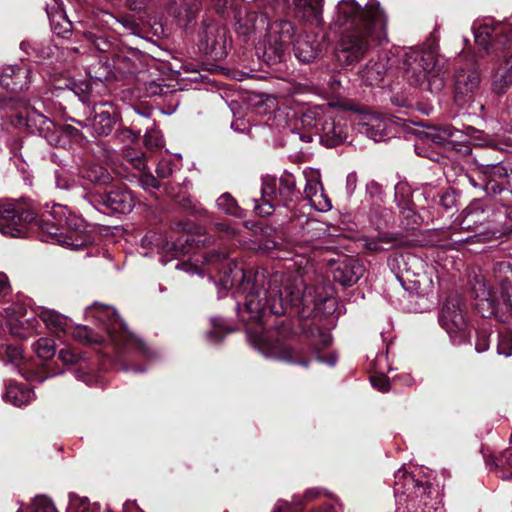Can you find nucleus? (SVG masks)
Segmentation results:
<instances>
[{
  "mask_svg": "<svg viewBox=\"0 0 512 512\" xmlns=\"http://www.w3.org/2000/svg\"><path fill=\"white\" fill-rule=\"evenodd\" d=\"M462 137V131L450 125L434 128L426 133V138L437 145L459 141Z\"/></svg>",
  "mask_w": 512,
  "mask_h": 512,
  "instance_id": "4c0bfd02",
  "label": "nucleus"
},
{
  "mask_svg": "<svg viewBox=\"0 0 512 512\" xmlns=\"http://www.w3.org/2000/svg\"><path fill=\"white\" fill-rule=\"evenodd\" d=\"M206 265H222L216 268L220 274L218 298L221 289L235 288L233 297L236 300V311L242 321L246 322V334L250 344L265 358L298 364L307 367L309 361L299 358L300 350L279 342H270L266 338L264 318L269 312L276 316L297 309L301 317H308L313 309L320 310L322 304L334 310L336 303L331 293L324 296H312L310 289L302 281L287 284L283 295L280 273L267 274L265 270H244L233 260L228 259L225 252L213 251L204 257Z\"/></svg>",
  "mask_w": 512,
  "mask_h": 512,
  "instance_id": "f257e3e1",
  "label": "nucleus"
},
{
  "mask_svg": "<svg viewBox=\"0 0 512 512\" xmlns=\"http://www.w3.org/2000/svg\"><path fill=\"white\" fill-rule=\"evenodd\" d=\"M490 334L488 330L486 329H478L476 331V338H475V351L477 353H483L486 352L489 349L490 346Z\"/></svg>",
  "mask_w": 512,
  "mask_h": 512,
  "instance_id": "603ef678",
  "label": "nucleus"
},
{
  "mask_svg": "<svg viewBox=\"0 0 512 512\" xmlns=\"http://www.w3.org/2000/svg\"><path fill=\"white\" fill-rule=\"evenodd\" d=\"M486 464L496 468L498 477L503 480H512V450H506L498 457L486 458Z\"/></svg>",
  "mask_w": 512,
  "mask_h": 512,
  "instance_id": "58836bf2",
  "label": "nucleus"
},
{
  "mask_svg": "<svg viewBox=\"0 0 512 512\" xmlns=\"http://www.w3.org/2000/svg\"><path fill=\"white\" fill-rule=\"evenodd\" d=\"M84 316L87 321H94L102 327L107 340L118 353L132 350L140 357H150V352L145 343L128 330L127 325L119 317L114 307L94 302L86 307Z\"/></svg>",
  "mask_w": 512,
  "mask_h": 512,
  "instance_id": "20e7f679",
  "label": "nucleus"
},
{
  "mask_svg": "<svg viewBox=\"0 0 512 512\" xmlns=\"http://www.w3.org/2000/svg\"><path fill=\"white\" fill-rule=\"evenodd\" d=\"M263 204L255 205V211L261 216H269L278 205L288 206L301 197L297 188V179L289 171H284L276 178H265L261 187Z\"/></svg>",
  "mask_w": 512,
  "mask_h": 512,
  "instance_id": "423d86ee",
  "label": "nucleus"
},
{
  "mask_svg": "<svg viewBox=\"0 0 512 512\" xmlns=\"http://www.w3.org/2000/svg\"><path fill=\"white\" fill-rule=\"evenodd\" d=\"M0 360L5 365H11L28 381H37L42 383L45 379L53 377L58 373H46L43 375L39 371H32L26 368V362L22 355L20 347L7 343H0Z\"/></svg>",
  "mask_w": 512,
  "mask_h": 512,
  "instance_id": "f3484780",
  "label": "nucleus"
},
{
  "mask_svg": "<svg viewBox=\"0 0 512 512\" xmlns=\"http://www.w3.org/2000/svg\"><path fill=\"white\" fill-rule=\"evenodd\" d=\"M360 242L371 252L387 251L400 244L398 238L388 232L378 233L376 236H362Z\"/></svg>",
  "mask_w": 512,
  "mask_h": 512,
  "instance_id": "2f4dec72",
  "label": "nucleus"
},
{
  "mask_svg": "<svg viewBox=\"0 0 512 512\" xmlns=\"http://www.w3.org/2000/svg\"><path fill=\"white\" fill-rule=\"evenodd\" d=\"M358 176L355 171L348 173L346 176L345 190L347 196L350 198L354 194L357 188Z\"/></svg>",
  "mask_w": 512,
  "mask_h": 512,
  "instance_id": "338daca9",
  "label": "nucleus"
},
{
  "mask_svg": "<svg viewBox=\"0 0 512 512\" xmlns=\"http://www.w3.org/2000/svg\"><path fill=\"white\" fill-rule=\"evenodd\" d=\"M394 495L397 512H427L416 508L417 497H422L430 488L427 483L416 480L405 468H400L394 475Z\"/></svg>",
  "mask_w": 512,
  "mask_h": 512,
  "instance_id": "f8f14e48",
  "label": "nucleus"
},
{
  "mask_svg": "<svg viewBox=\"0 0 512 512\" xmlns=\"http://www.w3.org/2000/svg\"><path fill=\"white\" fill-rule=\"evenodd\" d=\"M107 103L101 105L102 108L106 106ZM95 115L92 119H88L87 121H77L78 125L83 129H87L93 135L96 136H108L118 121L116 113L112 110L110 106L109 109H100L97 110V107H94Z\"/></svg>",
  "mask_w": 512,
  "mask_h": 512,
  "instance_id": "412c9836",
  "label": "nucleus"
},
{
  "mask_svg": "<svg viewBox=\"0 0 512 512\" xmlns=\"http://www.w3.org/2000/svg\"><path fill=\"white\" fill-rule=\"evenodd\" d=\"M365 267L357 259L349 258L340 262L333 271L334 280L344 287L357 283L364 275Z\"/></svg>",
  "mask_w": 512,
  "mask_h": 512,
  "instance_id": "393cba45",
  "label": "nucleus"
},
{
  "mask_svg": "<svg viewBox=\"0 0 512 512\" xmlns=\"http://www.w3.org/2000/svg\"><path fill=\"white\" fill-rule=\"evenodd\" d=\"M81 196L90 206L103 213L128 214L135 206L131 192L120 186H112L103 194L84 193Z\"/></svg>",
  "mask_w": 512,
  "mask_h": 512,
  "instance_id": "ddd939ff",
  "label": "nucleus"
},
{
  "mask_svg": "<svg viewBox=\"0 0 512 512\" xmlns=\"http://www.w3.org/2000/svg\"><path fill=\"white\" fill-rule=\"evenodd\" d=\"M86 364L75 371V377L79 381H83L88 386H93L97 383V376L89 372L84 371Z\"/></svg>",
  "mask_w": 512,
  "mask_h": 512,
  "instance_id": "680f3d73",
  "label": "nucleus"
},
{
  "mask_svg": "<svg viewBox=\"0 0 512 512\" xmlns=\"http://www.w3.org/2000/svg\"><path fill=\"white\" fill-rule=\"evenodd\" d=\"M36 315L45 324L46 328L54 334H66L72 328L71 319L56 310L41 307Z\"/></svg>",
  "mask_w": 512,
  "mask_h": 512,
  "instance_id": "cd10ccee",
  "label": "nucleus"
},
{
  "mask_svg": "<svg viewBox=\"0 0 512 512\" xmlns=\"http://www.w3.org/2000/svg\"><path fill=\"white\" fill-rule=\"evenodd\" d=\"M477 168L479 172L489 178V181H496V178H506L507 181L510 180L512 175V162L504 163L501 159H494L493 161H478Z\"/></svg>",
  "mask_w": 512,
  "mask_h": 512,
  "instance_id": "c756f323",
  "label": "nucleus"
},
{
  "mask_svg": "<svg viewBox=\"0 0 512 512\" xmlns=\"http://www.w3.org/2000/svg\"><path fill=\"white\" fill-rule=\"evenodd\" d=\"M415 153L421 157H426L432 161L439 162L442 158L441 154L432 150V148L425 144V142L420 139L414 145Z\"/></svg>",
  "mask_w": 512,
  "mask_h": 512,
  "instance_id": "8fccbe9b",
  "label": "nucleus"
},
{
  "mask_svg": "<svg viewBox=\"0 0 512 512\" xmlns=\"http://www.w3.org/2000/svg\"><path fill=\"white\" fill-rule=\"evenodd\" d=\"M24 308L20 304H11L3 309L0 324L5 326L9 333L20 339H27L38 333L39 321L37 318L22 320Z\"/></svg>",
  "mask_w": 512,
  "mask_h": 512,
  "instance_id": "2eb2a0df",
  "label": "nucleus"
},
{
  "mask_svg": "<svg viewBox=\"0 0 512 512\" xmlns=\"http://www.w3.org/2000/svg\"><path fill=\"white\" fill-rule=\"evenodd\" d=\"M399 68L413 86L427 84L431 92L441 91L446 84V71L442 60L431 46L403 48L397 54Z\"/></svg>",
  "mask_w": 512,
  "mask_h": 512,
  "instance_id": "7ed1b4c3",
  "label": "nucleus"
},
{
  "mask_svg": "<svg viewBox=\"0 0 512 512\" xmlns=\"http://www.w3.org/2000/svg\"><path fill=\"white\" fill-rule=\"evenodd\" d=\"M438 322L447 332L454 345L470 342L467 312L462 299L458 295L446 298L438 313Z\"/></svg>",
  "mask_w": 512,
  "mask_h": 512,
  "instance_id": "1a4fd4ad",
  "label": "nucleus"
},
{
  "mask_svg": "<svg viewBox=\"0 0 512 512\" xmlns=\"http://www.w3.org/2000/svg\"><path fill=\"white\" fill-rule=\"evenodd\" d=\"M34 397L35 394L30 387L17 383H9L4 394V399L16 407L29 404Z\"/></svg>",
  "mask_w": 512,
  "mask_h": 512,
  "instance_id": "72a5a7b5",
  "label": "nucleus"
},
{
  "mask_svg": "<svg viewBox=\"0 0 512 512\" xmlns=\"http://www.w3.org/2000/svg\"><path fill=\"white\" fill-rule=\"evenodd\" d=\"M84 37L99 52L108 53L113 48V42L107 36L86 32Z\"/></svg>",
  "mask_w": 512,
  "mask_h": 512,
  "instance_id": "de8ad7c7",
  "label": "nucleus"
},
{
  "mask_svg": "<svg viewBox=\"0 0 512 512\" xmlns=\"http://www.w3.org/2000/svg\"><path fill=\"white\" fill-rule=\"evenodd\" d=\"M231 38L225 26L206 24L200 34L199 49L214 60H223L228 55Z\"/></svg>",
  "mask_w": 512,
  "mask_h": 512,
  "instance_id": "4468645a",
  "label": "nucleus"
},
{
  "mask_svg": "<svg viewBox=\"0 0 512 512\" xmlns=\"http://www.w3.org/2000/svg\"><path fill=\"white\" fill-rule=\"evenodd\" d=\"M174 172V165L170 159H162L156 167V174L159 179H166Z\"/></svg>",
  "mask_w": 512,
  "mask_h": 512,
  "instance_id": "13d9d810",
  "label": "nucleus"
},
{
  "mask_svg": "<svg viewBox=\"0 0 512 512\" xmlns=\"http://www.w3.org/2000/svg\"><path fill=\"white\" fill-rule=\"evenodd\" d=\"M162 136L159 131L154 128V123H150L146 126L144 134V143L148 148H157L162 145Z\"/></svg>",
  "mask_w": 512,
  "mask_h": 512,
  "instance_id": "09e8293b",
  "label": "nucleus"
},
{
  "mask_svg": "<svg viewBox=\"0 0 512 512\" xmlns=\"http://www.w3.org/2000/svg\"><path fill=\"white\" fill-rule=\"evenodd\" d=\"M216 205L223 213L233 216L242 217V209L239 207L237 201L229 193L222 194L217 200Z\"/></svg>",
  "mask_w": 512,
  "mask_h": 512,
  "instance_id": "37998d69",
  "label": "nucleus"
},
{
  "mask_svg": "<svg viewBox=\"0 0 512 512\" xmlns=\"http://www.w3.org/2000/svg\"><path fill=\"white\" fill-rule=\"evenodd\" d=\"M80 175L83 179L95 185H109L114 181L111 173L102 165L97 163H87L80 169Z\"/></svg>",
  "mask_w": 512,
  "mask_h": 512,
  "instance_id": "f704fd0d",
  "label": "nucleus"
},
{
  "mask_svg": "<svg viewBox=\"0 0 512 512\" xmlns=\"http://www.w3.org/2000/svg\"><path fill=\"white\" fill-rule=\"evenodd\" d=\"M139 184L146 191L155 190L160 187L159 178L151 173H143L139 178Z\"/></svg>",
  "mask_w": 512,
  "mask_h": 512,
  "instance_id": "bf43d9fd",
  "label": "nucleus"
},
{
  "mask_svg": "<svg viewBox=\"0 0 512 512\" xmlns=\"http://www.w3.org/2000/svg\"><path fill=\"white\" fill-rule=\"evenodd\" d=\"M294 55L302 63L308 64L316 60L322 53V46L315 36H300L294 43Z\"/></svg>",
  "mask_w": 512,
  "mask_h": 512,
  "instance_id": "a878e982",
  "label": "nucleus"
},
{
  "mask_svg": "<svg viewBox=\"0 0 512 512\" xmlns=\"http://www.w3.org/2000/svg\"><path fill=\"white\" fill-rule=\"evenodd\" d=\"M295 34L296 26L292 21L280 19L269 24L264 40V61L270 66L281 63L285 57L287 43Z\"/></svg>",
  "mask_w": 512,
  "mask_h": 512,
  "instance_id": "9b49d317",
  "label": "nucleus"
},
{
  "mask_svg": "<svg viewBox=\"0 0 512 512\" xmlns=\"http://www.w3.org/2000/svg\"><path fill=\"white\" fill-rule=\"evenodd\" d=\"M175 268L182 270L188 274H192V275H194V274L202 275L204 273V270L201 267H199L197 264H194L190 261L177 263L175 265Z\"/></svg>",
  "mask_w": 512,
  "mask_h": 512,
  "instance_id": "69168bd1",
  "label": "nucleus"
},
{
  "mask_svg": "<svg viewBox=\"0 0 512 512\" xmlns=\"http://www.w3.org/2000/svg\"><path fill=\"white\" fill-rule=\"evenodd\" d=\"M294 14L300 21L321 26L323 24V0H294Z\"/></svg>",
  "mask_w": 512,
  "mask_h": 512,
  "instance_id": "b1692460",
  "label": "nucleus"
},
{
  "mask_svg": "<svg viewBox=\"0 0 512 512\" xmlns=\"http://www.w3.org/2000/svg\"><path fill=\"white\" fill-rule=\"evenodd\" d=\"M98 19L110 29H115V25H117L118 21V17L108 11H102L98 16Z\"/></svg>",
  "mask_w": 512,
  "mask_h": 512,
  "instance_id": "774afa93",
  "label": "nucleus"
},
{
  "mask_svg": "<svg viewBox=\"0 0 512 512\" xmlns=\"http://www.w3.org/2000/svg\"><path fill=\"white\" fill-rule=\"evenodd\" d=\"M512 85V54L499 66L492 79V90L496 94L505 93Z\"/></svg>",
  "mask_w": 512,
  "mask_h": 512,
  "instance_id": "e433bc0d",
  "label": "nucleus"
},
{
  "mask_svg": "<svg viewBox=\"0 0 512 512\" xmlns=\"http://www.w3.org/2000/svg\"><path fill=\"white\" fill-rule=\"evenodd\" d=\"M61 22H56L55 19L51 20V27L53 32L61 37H65L72 30V23L64 16L61 15Z\"/></svg>",
  "mask_w": 512,
  "mask_h": 512,
  "instance_id": "5fc2aeb1",
  "label": "nucleus"
},
{
  "mask_svg": "<svg viewBox=\"0 0 512 512\" xmlns=\"http://www.w3.org/2000/svg\"><path fill=\"white\" fill-rule=\"evenodd\" d=\"M302 123L315 126L320 142L329 148L342 144L348 136L347 120L343 113L322 108L309 109L303 114Z\"/></svg>",
  "mask_w": 512,
  "mask_h": 512,
  "instance_id": "6e6552de",
  "label": "nucleus"
},
{
  "mask_svg": "<svg viewBox=\"0 0 512 512\" xmlns=\"http://www.w3.org/2000/svg\"><path fill=\"white\" fill-rule=\"evenodd\" d=\"M394 126L395 121L387 115L366 113L360 117L356 129L374 142H381L392 137Z\"/></svg>",
  "mask_w": 512,
  "mask_h": 512,
  "instance_id": "dca6fc26",
  "label": "nucleus"
},
{
  "mask_svg": "<svg viewBox=\"0 0 512 512\" xmlns=\"http://www.w3.org/2000/svg\"><path fill=\"white\" fill-rule=\"evenodd\" d=\"M388 59L379 58L377 61L370 60L360 71L361 78L368 85H378L388 71Z\"/></svg>",
  "mask_w": 512,
  "mask_h": 512,
  "instance_id": "473e14b6",
  "label": "nucleus"
},
{
  "mask_svg": "<svg viewBox=\"0 0 512 512\" xmlns=\"http://www.w3.org/2000/svg\"><path fill=\"white\" fill-rule=\"evenodd\" d=\"M305 178L304 197L310 202V205L319 212L331 210L332 203L325 194L320 180V173L312 168L303 171Z\"/></svg>",
  "mask_w": 512,
  "mask_h": 512,
  "instance_id": "a211bd4d",
  "label": "nucleus"
},
{
  "mask_svg": "<svg viewBox=\"0 0 512 512\" xmlns=\"http://www.w3.org/2000/svg\"><path fill=\"white\" fill-rule=\"evenodd\" d=\"M59 360L65 365L77 364L83 359V356L70 347L62 348L58 353Z\"/></svg>",
  "mask_w": 512,
  "mask_h": 512,
  "instance_id": "3c124183",
  "label": "nucleus"
},
{
  "mask_svg": "<svg viewBox=\"0 0 512 512\" xmlns=\"http://www.w3.org/2000/svg\"><path fill=\"white\" fill-rule=\"evenodd\" d=\"M260 18V21L265 23L268 21L266 14L260 16L254 11H238L235 14V31L239 36L249 37L254 34L256 29V21Z\"/></svg>",
  "mask_w": 512,
  "mask_h": 512,
  "instance_id": "7c9ffc66",
  "label": "nucleus"
},
{
  "mask_svg": "<svg viewBox=\"0 0 512 512\" xmlns=\"http://www.w3.org/2000/svg\"><path fill=\"white\" fill-rule=\"evenodd\" d=\"M202 0H169V10L180 26H187L201 9Z\"/></svg>",
  "mask_w": 512,
  "mask_h": 512,
  "instance_id": "bb28decb",
  "label": "nucleus"
},
{
  "mask_svg": "<svg viewBox=\"0 0 512 512\" xmlns=\"http://www.w3.org/2000/svg\"><path fill=\"white\" fill-rule=\"evenodd\" d=\"M39 227L41 230L40 240L43 242L57 243L71 250H78L85 243L84 238L80 235L73 238L72 235L64 233V229L76 233H81L86 229L85 221L72 213L65 205L53 204L52 210L41 221Z\"/></svg>",
  "mask_w": 512,
  "mask_h": 512,
  "instance_id": "39448f33",
  "label": "nucleus"
},
{
  "mask_svg": "<svg viewBox=\"0 0 512 512\" xmlns=\"http://www.w3.org/2000/svg\"><path fill=\"white\" fill-rule=\"evenodd\" d=\"M472 31L476 45L486 54L497 53L512 41L511 21L484 18L473 23Z\"/></svg>",
  "mask_w": 512,
  "mask_h": 512,
  "instance_id": "9d476101",
  "label": "nucleus"
},
{
  "mask_svg": "<svg viewBox=\"0 0 512 512\" xmlns=\"http://www.w3.org/2000/svg\"><path fill=\"white\" fill-rule=\"evenodd\" d=\"M66 512H100L97 503H91L88 498L80 497L76 493H69Z\"/></svg>",
  "mask_w": 512,
  "mask_h": 512,
  "instance_id": "a19ab883",
  "label": "nucleus"
},
{
  "mask_svg": "<svg viewBox=\"0 0 512 512\" xmlns=\"http://www.w3.org/2000/svg\"><path fill=\"white\" fill-rule=\"evenodd\" d=\"M480 73L476 68L458 69L455 73V100L464 105L473 99L480 84Z\"/></svg>",
  "mask_w": 512,
  "mask_h": 512,
  "instance_id": "6ab92c4d",
  "label": "nucleus"
},
{
  "mask_svg": "<svg viewBox=\"0 0 512 512\" xmlns=\"http://www.w3.org/2000/svg\"><path fill=\"white\" fill-rule=\"evenodd\" d=\"M494 205L490 199H474L463 210L462 225L466 229L483 225L493 219Z\"/></svg>",
  "mask_w": 512,
  "mask_h": 512,
  "instance_id": "aec40b11",
  "label": "nucleus"
},
{
  "mask_svg": "<svg viewBox=\"0 0 512 512\" xmlns=\"http://www.w3.org/2000/svg\"><path fill=\"white\" fill-rule=\"evenodd\" d=\"M499 195L492 196L494 205L492 223H495L500 229L508 231L512 230V201H499Z\"/></svg>",
  "mask_w": 512,
  "mask_h": 512,
  "instance_id": "c9c22d12",
  "label": "nucleus"
},
{
  "mask_svg": "<svg viewBox=\"0 0 512 512\" xmlns=\"http://www.w3.org/2000/svg\"><path fill=\"white\" fill-rule=\"evenodd\" d=\"M36 216L37 205L28 198L0 202V233L14 238L25 237Z\"/></svg>",
  "mask_w": 512,
  "mask_h": 512,
  "instance_id": "0eeeda50",
  "label": "nucleus"
},
{
  "mask_svg": "<svg viewBox=\"0 0 512 512\" xmlns=\"http://www.w3.org/2000/svg\"><path fill=\"white\" fill-rule=\"evenodd\" d=\"M26 125L31 133H38L50 145L58 146L61 144V137L58 135L56 126L44 115L32 112L27 117Z\"/></svg>",
  "mask_w": 512,
  "mask_h": 512,
  "instance_id": "5701e85b",
  "label": "nucleus"
},
{
  "mask_svg": "<svg viewBox=\"0 0 512 512\" xmlns=\"http://www.w3.org/2000/svg\"><path fill=\"white\" fill-rule=\"evenodd\" d=\"M55 185L59 189H70L72 187L70 176L64 171H55Z\"/></svg>",
  "mask_w": 512,
  "mask_h": 512,
  "instance_id": "0e129e2a",
  "label": "nucleus"
},
{
  "mask_svg": "<svg viewBox=\"0 0 512 512\" xmlns=\"http://www.w3.org/2000/svg\"><path fill=\"white\" fill-rule=\"evenodd\" d=\"M370 382L380 392H388L391 387L388 377L383 373L371 376Z\"/></svg>",
  "mask_w": 512,
  "mask_h": 512,
  "instance_id": "052dcab7",
  "label": "nucleus"
},
{
  "mask_svg": "<svg viewBox=\"0 0 512 512\" xmlns=\"http://www.w3.org/2000/svg\"><path fill=\"white\" fill-rule=\"evenodd\" d=\"M387 16L378 0L361 6L356 0H340L335 6L331 26L341 30L334 54L342 66H354L376 42L386 38Z\"/></svg>",
  "mask_w": 512,
  "mask_h": 512,
  "instance_id": "f03ea898",
  "label": "nucleus"
},
{
  "mask_svg": "<svg viewBox=\"0 0 512 512\" xmlns=\"http://www.w3.org/2000/svg\"><path fill=\"white\" fill-rule=\"evenodd\" d=\"M497 353L504 357L512 355V331L507 327L498 333Z\"/></svg>",
  "mask_w": 512,
  "mask_h": 512,
  "instance_id": "a18cd8bd",
  "label": "nucleus"
},
{
  "mask_svg": "<svg viewBox=\"0 0 512 512\" xmlns=\"http://www.w3.org/2000/svg\"><path fill=\"white\" fill-rule=\"evenodd\" d=\"M71 91L78 97V99L82 103L88 104L90 102V89L89 85L86 82H73Z\"/></svg>",
  "mask_w": 512,
  "mask_h": 512,
  "instance_id": "4d7b16f0",
  "label": "nucleus"
},
{
  "mask_svg": "<svg viewBox=\"0 0 512 512\" xmlns=\"http://www.w3.org/2000/svg\"><path fill=\"white\" fill-rule=\"evenodd\" d=\"M494 272L500 285L501 299L512 312V264L499 262L496 264Z\"/></svg>",
  "mask_w": 512,
  "mask_h": 512,
  "instance_id": "c85d7f7f",
  "label": "nucleus"
},
{
  "mask_svg": "<svg viewBox=\"0 0 512 512\" xmlns=\"http://www.w3.org/2000/svg\"><path fill=\"white\" fill-rule=\"evenodd\" d=\"M508 187L499 184L497 181H487L484 188L488 195H499V201L511 202L512 201V174L510 180L507 181Z\"/></svg>",
  "mask_w": 512,
  "mask_h": 512,
  "instance_id": "79ce46f5",
  "label": "nucleus"
},
{
  "mask_svg": "<svg viewBox=\"0 0 512 512\" xmlns=\"http://www.w3.org/2000/svg\"><path fill=\"white\" fill-rule=\"evenodd\" d=\"M72 337L85 344L98 343V342H109L106 339H99L93 331L85 325L72 326L70 329Z\"/></svg>",
  "mask_w": 512,
  "mask_h": 512,
  "instance_id": "c03bdc74",
  "label": "nucleus"
},
{
  "mask_svg": "<svg viewBox=\"0 0 512 512\" xmlns=\"http://www.w3.org/2000/svg\"><path fill=\"white\" fill-rule=\"evenodd\" d=\"M366 195L371 203L375 204L382 200V186L375 180H371L366 184Z\"/></svg>",
  "mask_w": 512,
  "mask_h": 512,
  "instance_id": "6e6d98bb",
  "label": "nucleus"
},
{
  "mask_svg": "<svg viewBox=\"0 0 512 512\" xmlns=\"http://www.w3.org/2000/svg\"><path fill=\"white\" fill-rule=\"evenodd\" d=\"M33 350L40 359H51L55 355L54 341L49 338H40L33 344Z\"/></svg>",
  "mask_w": 512,
  "mask_h": 512,
  "instance_id": "49530a36",
  "label": "nucleus"
},
{
  "mask_svg": "<svg viewBox=\"0 0 512 512\" xmlns=\"http://www.w3.org/2000/svg\"><path fill=\"white\" fill-rule=\"evenodd\" d=\"M30 74V69L25 65L7 66L0 75V85L13 93L25 91L31 84Z\"/></svg>",
  "mask_w": 512,
  "mask_h": 512,
  "instance_id": "4be33fe9",
  "label": "nucleus"
},
{
  "mask_svg": "<svg viewBox=\"0 0 512 512\" xmlns=\"http://www.w3.org/2000/svg\"><path fill=\"white\" fill-rule=\"evenodd\" d=\"M117 24L121 25L132 35H136L139 31V25L134 21L132 16H123L118 18Z\"/></svg>",
  "mask_w": 512,
  "mask_h": 512,
  "instance_id": "e2e57ef3",
  "label": "nucleus"
},
{
  "mask_svg": "<svg viewBox=\"0 0 512 512\" xmlns=\"http://www.w3.org/2000/svg\"><path fill=\"white\" fill-rule=\"evenodd\" d=\"M125 161L129 163L133 168L142 171L146 168V160L142 152H131L126 151L124 154Z\"/></svg>",
  "mask_w": 512,
  "mask_h": 512,
  "instance_id": "864d4df0",
  "label": "nucleus"
},
{
  "mask_svg": "<svg viewBox=\"0 0 512 512\" xmlns=\"http://www.w3.org/2000/svg\"><path fill=\"white\" fill-rule=\"evenodd\" d=\"M212 330L207 332L206 339L211 344L220 343L224 337L233 331L224 318L212 317L211 318Z\"/></svg>",
  "mask_w": 512,
  "mask_h": 512,
  "instance_id": "ea45409f",
  "label": "nucleus"
}]
</instances>
